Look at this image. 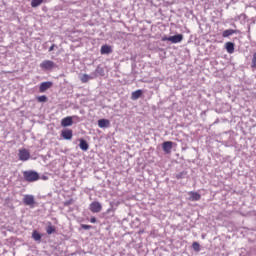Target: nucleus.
<instances>
[{
    "label": "nucleus",
    "mask_w": 256,
    "mask_h": 256,
    "mask_svg": "<svg viewBox=\"0 0 256 256\" xmlns=\"http://www.w3.org/2000/svg\"><path fill=\"white\" fill-rule=\"evenodd\" d=\"M42 179H43V181H47V179H49V177H47V176H42Z\"/></svg>",
    "instance_id": "c756f323"
},
{
    "label": "nucleus",
    "mask_w": 256,
    "mask_h": 256,
    "mask_svg": "<svg viewBox=\"0 0 256 256\" xmlns=\"http://www.w3.org/2000/svg\"><path fill=\"white\" fill-rule=\"evenodd\" d=\"M142 95H143V90H136V91L132 92L131 99H132V101H137V99H140V97H142Z\"/></svg>",
    "instance_id": "2eb2a0df"
},
{
    "label": "nucleus",
    "mask_w": 256,
    "mask_h": 256,
    "mask_svg": "<svg viewBox=\"0 0 256 256\" xmlns=\"http://www.w3.org/2000/svg\"><path fill=\"white\" fill-rule=\"evenodd\" d=\"M61 137L66 139V141H71L73 139V130L71 129L62 130Z\"/></svg>",
    "instance_id": "423d86ee"
},
{
    "label": "nucleus",
    "mask_w": 256,
    "mask_h": 256,
    "mask_svg": "<svg viewBox=\"0 0 256 256\" xmlns=\"http://www.w3.org/2000/svg\"><path fill=\"white\" fill-rule=\"evenodd\" d=\"M43 3H45V0H31V7L35 9L37 7H41Z\"/></svg>",
    "instance_id": "a211bd4d"
},
{
    "label": "nucleus",
    "mask_w": 256,
    "mask_h": 256,
    "mask_svg": "<svg viewBox=\"0 0 256 256\" xmlns=\"http://www.w3.org/2000/svg\"><path fill=\"white\" fill-rule=\"evenodd\" d=\"M98 127H100V129H105V127H111V122L108 119H100L98 120Z\"/></svg>",
    "instance_id": "ddd939ff"
},
{
    "label": "nucleus",
    "mask_w": 256,
    "mask_h": 256,
    "mask_svg": "<svg viewBox=\"0 0 256 256\" xmlns=\"http://www.w3.org/2000/svg\"><path fill=\"white\" fill-rule=\"evenodd\" d=\"M185 175H187L186 172H180V173L176 174V179H183V177H185Z\"/></svg>",
    "instance_id": "393cba45"
},
{
    "label": "nucleus",
    "mask_w": 256,
    "mask_h": 256,
    "mask_svg": "<svg viewBox=\"0 0 256 256\" xmlns=\"http://www.w3.org/2000/svg\"><path fill=\"white\" fill-rule=\"evenodd\" d=\"M91 225H87V224H81V228L82 229H85V230H89V229H91Z\"/></svg>",
    "instance_id": "a878e982"
},
{
    "label": "nucleus",
    "mask_w": 256,
    "mask_h": 256,
    "mask_svg": "<svg viewBox=\"0 0 256 256\" xmlns=\"http://www.w3.org/2000/svg\"><path fill=\"white\" fill-rule=\"evenodd\" d=\"M32 239H34V241H41V234L37 232V230H34L32 232Z\"/></svg>",
    "instance_id": "aec40b11"
},
{
    "label": "nucleus",
    "mask_w": 256,
    "mask_h": 256,
    "mask_svg": "<svg viewBox=\"0 0 256 256\" xmlns=\"http://www.w3.org/2000/svg\"><path fill=\"white\" fill-rule=\"evenodd\" d=\"M251 68L256 69V52L253 54V57H252Z\"/></svg>",
    "instance_id": "b1692460"
},
{
    "label": "nucleus",
    "mask_w": 256,
    "mask_h": 256,
    "mask_svg": "<svg viewBox=\"0 0 256 256\" xmlns=\"http://www.w3.org/2000/svg\"><path fill=\"white\" fill-rule=\"evenodd\" d=\"M56 229H55V226H53L51 224V222H49V225L46 227V233L48 235H53V233H55Z\"/></svg>",
    "instance_id": "6ab92c4d"
},
{
    "label": "nucleus",
    "mask_w": 256,
    "mask_h": 256,
    "mask_svg": "<svg viewBox=\"0 0 256 256\" xmlns=\"http://www.w3.org/2000/svg\"><path fill=\"white\" fill-rule=\"evenodd\" d=\"M23 177L28 183H35V181H39V173L33 170L24 171Z\"/></svg>",
    "instance_id": "f257e3e1"
},
{
    "label": "nucleus",
    "mask_w": 256,
    "mask_h": 256,
    "mask_svg": "<svg viewBox=\"0 0 256 256\" xmlns=\"http://www.w3.org/2000/svg\"><path fill=\"white\" fill-rule=\"evenodd\" d=\"M100 53L101 55H109L110 53H113V49L111 46L105 44L101 47Z\"/></svg>",
    "instance_id": "f8f14e48"
},
{
    "label": "nucleus",
    "mask_w": 256,
    "mask_h": 256,
    "mask_svg": "<svg viewBox=\"0 0 256 256\" xmlns=\"http://www.w3.org/2000/svg\"><path fill=\"white\" fill-rule=\"evenodd\" d=\"M162 149H163L164 153L169 155V153H171V150L173 149V142L165 141L164 143H162Z\"/></svg>",
    "instance_id": "0eeeda50"
},
{
    "label": "nucleus",
    "mask_w": 256,
    "mask_h": 256,
    "mask_svg": "<svg viewBox=\"0 0 256 256\" xmlns=\"http://www.w3.org/2000/svg\"><path fill=\"white\" fill-rule=\"evenodd\" d=\"M90 222H91V223H97V218L92 217V218L90 219Z\"/></svg>",
    "instance_id": "bb28decb"
},
{
    "label": "nucleus",
    "mask_w": 256,
    "mask_h": 256,
    "mask_svg": "<svg viewBox=\"0 0 256 256\" xmlns=\"http://www.w3.org/2000/svg\"><path fill=\"white\" fill-rule=\"evenodd\" d=\"M53 87V82L47 81V82H42L39 86V91L40 93H45L47 89H51Z\"/></svg>",
    "instance_id": "6e6552de"
},
{
    "label": "nucleus",
    "mask_w": 256,
    "mask_h": 256,
    "mask_svg": "<svg viewBox=\"0 0 256 256\" xmlns=\"http://www.w3.org/2000/svg\"><path fill=\"white\" fill-rule=\"evenodd\" d=\"M18 157L20 161H29V159H31V152L25 148L20 149L18 152Z\"/></svg>",
    "instance_id": "7ed1b4c3"
},
{
    "label": "nucleus",
    "mask_w": 256,
    "mask_h": 256,
    "mask_svg": "<svg viewBox=\"0 0 256 256\" xmlns=\"http://www.w3.org/2000/svg\"><path fill=\"white\" fill-rule=\"evenodd\" d=\"M73 125V117L67 116L61 120V127H71Z\"/></svg>",
    "instance_id": "1a4fd4ad"
},
{
    "label": "nucleus",
    "mask_w": 256,
    "mask_h": 256,
    "mask_svg": "<svg viewBox=\"0 0 256 256\" xmlns=\"http://www.w3.org/2000/svg\"><path fill=\"white\" fill-rule=\"evenodd\" d=\"M79 147L82 151H88L89 150V143L85 141V139L79 140Z\"/></svg>",
    "instance_id": "dca6fc26"
},
{
    "label": "nucleus",
    "mask_w": 256,
    "mask_h": 256,
    "mask_svg": "<svg viewBox=\"0 0 256 256\" xmlns=\"http://www.w3.org/2000/svg\"><path fill=\"white\" fill-rule=\"evenodd\" d=\"M89 209L92 213H101L103 206L98 201H94L89 205Z\"/></svg>",
    "instance_id": "39448f33"
},
{
    "label": "nucleus",
    "mask_w": 256,
    "mask_h": 256,
    "mask_svg": "<svg viewBox=\"0 0 256 256\" xmlns=\"http://www.w3.org/2000/svg\"><path fill=\"white\" fill-rule=\"evenodd\" d=\"M53 49H55V44H52V45L50 46L49 51L51 52V51H53Z\"/></svg>",
    "instance_id": "c85d7f7f"
},
{
    "label": "nucleus",
    "mask_w": 256,
    "mask_h": 256,
    "mask_svg": "<svg viewBox=\"0 0 256 256\" xmlns=\"http://www.w3.org/2000/svg\"><path fill=\"white\" fill-rule=\"evenodd\" d=\"M93 79V77L89 76L88 74H84L81 77V82L82 83H89V80Z\"/></svg>",
    "instance_id": "412c9836"
},
{
    "label": "nucleus",
    "mask_w": 256,
    "mask_h": 256,
    "mask_svg": "<svg viewBox=\"0 0 256 256\" xmlns=\"http://www.w3.org/2000/svg\"><path fill=\"white\" fill-rule=\"evenodd\" d=\"M162 41H169V37L163 36V37H162Z\"/></svg>",
    "instance_id": "cd10ccee"
},
{
    "label": "nucleus",
    "mask_w": 256,
    "mask_h": 256,
    "mask_svg": "<svg viewBox=\"0 0 256 256\" xmlns=\"http://www.w3.org/2000/svg\"><path fill=\"white\" fill-rule=\"evenodd\" d=\"M37 101H38L39 103H47V96H45V95L38 96V97H37Z\"/></svg>",
    "instance_id": "5701e85b"
},
{
    "label": "nucleus",
    "mask_w": 256,
    "mask_h": 256,
    "mask_svg": "<svg viewBox=\"0 0 256 256\" xmlns=\"http://www.w3.org/2000/svg\"><path fill=\"white\" fill-rule=\"evenodd\" d=\"M24 205H27L28 207H35V196L34 195H25L23 198Z\"/></svg>",
    "instance_id": "20e7f679"
},
{
    "label": "nucleus",
    "mask_w": 256,
    "mask_h": 256,
    "mask_svg": "<svg viewBox=\"0 0 256 256\" xmlns=\"http://www.w3.org/2000/svg\"><path fill=\"white\" fill-rule=\"evenodd\" d=\"M190 195L189 201H201V194L195 191H190L188 193Z\"/></svg>",
    "instance_id": "9b49d317"
},
{
    "label": "nucleus",
    "mask_w": 256,
    "mask_h": 256,
    "mask_svg": "<svg viewBox=\"0 0 256 256\" xmlns=\"http://www.w3.org/2000/svg\"><path fill=\"white\" fill-rule=\"evenodd\" d=\"M40 67L43 69V71H51L55 69L57 65L51 60H44L42 63H40Z\"/></svg>",
    "instance_id": "f03ea898"
},
{
    "label": "nucleus",
    "mask_w": 256,
    "mask_h": 256,
    "mask_svg": "<svg viewBox=\"0 0 256 256\" xmlns=\"http://www.w3.org/2000/svg\"><path fill=\"white\" fill-rule=\"evenodd\" d=\"M237 33H239V30L227 29L223 31L222 37L224 38L231 37V35H235Z\"/></svg>",
    "instance_id": "4468645a"
},
{
    "label": "nucleus",
    "mask_w": 256,
    "mask_h": 256,
    "mask_svg": "<svg viewBox=\"0 0 256 256\" xmlns=\"http://www.w3.org/2000/svg\"><path fill=\"white\" fill-rule=\"evenodd\" d=\"M192 249H194V251L199 253V251H201V245H199V242H193Z\"/></svg>",
    "instance_id": "4be33fe9"
},
{
    "label": "nucleus",
    "mask_w": 256,
    "mask_h": 256,
    "mask_svg": "<svg viewBox=\"0 0 256 256\" xmlns=\"http://www.w3.org/2000/svg\"><path fill=\"white\" fill-rule=\"evenodd\" d=\"M169 41L174 44L181 43V41H183V34L169 36Z\"/></svg>",
    "instance_id": "9d476101"
},
{
    "label": "nucleus",
    "mask_w": 256,
    "mask_h": 256,
    "mask_svg": "<svg viewBox=\"0 0 256 256\" xmlns=\"http://www.w3.org/2000/svg\"><path fill=\"white\" fill-rule=\"evenodd\" d=\"M226 51L227 53H235V44L233 42H227L226 43Z\"/></svg>",
    "instance_id": "f3484780"
}]
</instances>
